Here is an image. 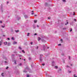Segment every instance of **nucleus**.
Listing matches in <instances>:
<instances>
[{
  "instance_id": "nucleus-1",
  "label": "nucleus",
  "mask_w": 77,
  "mask_h": 77,
  "mask_svg": "<svg viewBox=\"0 0 77 77\" xmlns=\"http://www.w3.org/2000/svg\"><path fill=\"white\" fill-rule=\"evenodd\" d=\"M4 45H7V44H8V42H5V43L4 42Z\"/></svg>"
},
{
  "instance_id": "nucleus-2",
  "label": "nucleus",
  "mask_w": 77,
  "mask_h": 77,
  "mask_svg": "<svg viewBox=\"0 0 77 77\" xmlns=\"http://www.w3.org/2000/svg\"><path fill=\"white\" fill-rule=\"evenodd\" d=\"M3 42V41L2 40H1V41H0V43L2 44V43Z\"/></svg>"
},
{
  "instance_id": "nucleus-3",
  "label": "nucleus",
  "mask_w": 77,
  "mask_h": 77,
  "mask_svg": "<svg viewBox=\"0 0 77 77\" xmlns=\"http://www.w3.org/2000/svg\"><path fill=\"white\" fill-rule=\"evenodd\" d=\"M34 21L35 23H36L37 22V20H34Z\"/></svg>"
},
{
  "instance_id": "nucleus-4",
  "label": "nucleus",
  "mask_w": 77,
  "mask_h": 77,
  "mask_svg": "<svg viewBox=\"0 0 77 77\" xmlns=\"http://www.w3.org/2000/svg\"><path fill=\"white\" fill-rule=\"evenodd\" d=\"M38 41H40V39H41V38H40V37L38 38Z\"/></svg>"
},
{
  "instance_id": "nucleus-5",
  "label": "nucleus",
  "mask_w": 77,
  "mask_h": 77,
  "mask_svg": "<svg viewBox=\"0 0 77 77\" xmlns=\"http://www.w3.org/2000/svg\"><path fill=\"white\" fill-rule=\"evenodd\" d=\"M17 42H14L13 43V44H17Z\"/></svg>"
},
{
  "instance_id": "nucleus-6",
  "label": "nucleus",
  "mask_w": 77,
  "mask_h": 77,
  "mask_svg": "<svg viewBox=\"0 0 77 77\" xmlns=\"http://www.w3.org/2000/svg\"><path fill=\"white\" fill-rule=\"evenodd\" d=\"M4 74V73H2L1 75H2L3 76V77H4V75H3Z\"/></svg>"
},
{
  "instance_id": "nucleus-7",
  "label": "nucleus",
  "mask_w": 77,
  "mask_h": 77,
  "mask_svg": "<svg viewBox=\"0 0 77 77\" xmlns=\"http://www.w3.org/2000/svg\"><path fill=\"white\" fill-rule=\"evenodd\" d=\"M29 35H30V33H28L27 34V36H29Z\"/></svg>"
},
{
  "instance_id": "nucleus-8",
  "label": "nucleus",
  "mask_w": 77,
  "mask_h": 77,
  "mask_svg": "<svg viewBox=\"0 0 77 77\" xmlns=\"http://www.w3.org/2000/svg\"><path fill=\"white\" fill-rule=\"evenodd\" d=\"M15 32L16 33H17V32H19V30H16Z\"/></svg>"
},
{
  "instance_id": "nucleus-9",
  "label": "nucleus",
  "mask_w": 77,
  "mask_h": 77,
  "mask_svg": "<svg viewBox=\"0 0 77 77\" xmlns=\"http://www.w3.org/2000/svg\"><path fill=\"white\" fill-rule=\"evenodd\" d=\"M22 52H23V53H25V52H24V50H22Z\"/></svg>"
},
{
  "instance_id": "nucleus-10",
  "label": "nucleus",
  "mask_w": 77,
  "mask_h": 77,
  "mask_svg": "<svg viewBox=\"0 0 77 77\" xmlns=\"http://www.w3.org/2000/svg\"><path fill=\"white\" fill-rule=\"evenodd\" d=\"M67 24H68V22H67V23L65 24V25H66Z\"/></svg>"
},
{
  "instance_id": "nucleus-11",
  "label": "nucleus",
  "mask_w": 77,
  "mask_h": 77,
  "mask_svg": "<svg viewBox=\"0 0 77 77\" xmlns=\"http://www.w3.org/2000/svg\"><path fill=\"white\" fill-rule=\"evenodd\" d=\"M40 60L41 62L42 60L41 58H40Z\"/></svg>"
},
{
  "instance_id": "nucleus-12",
  "label": "nucleus",
  "mask_w": 77,
  "mask_h": 77,
  "mask_svg": "<svg viewBox=\"0 0 77 77\" xmlns=\"http://www.w3.org/2000/svg\"><path fill=\"white\" fill-rule=\"evenodd\" d=\"M75 75H76L75 74H74V77H77V76H75Z\"/></svg>"
},
{
  "instance_id": "nucleus-13",
  "label": "nucleus",
  "mask_w": 77,
  "mask_h": 77,
  "mask_svg": "<svg viewBox=\"0 0 77 77\" xmlns=\"http://www.w3.org/2000/svg\"><path fill=\"white\" fill-rule=\"evenodd\" d=\"M55 68H56L57 69V68H58V67L57 66H55Z\"/></svg>"
},
{
  "instance_id": "nucleus-14",
  "label": "nucleus",
  "mask_w": 77,
  "mask_h": 77,
  "mask_svg": "<svg viewBox=\"0 0 77 77\" xmlns=\"http://www.w3.org/2000/svg\"><path fill=\"white\" fill-rule=\"evenodd\" d=\"M74 21H77V20H76L75 19H74Z\"/></svg>"
},
{
  "instance_id": "nucleus-15",
  "label": "nucleus",
  "mask_w": 77,
  "mask_h": 77,
  "mask_svg": "<svg viewBox=\"0 0 77 77\" xmlns=\"http://www.w3.org/2000/svg\"><path fill=\"white\" fill-rule=\"evenodd\" d=\"M11 39H12L13 40H14V37H12Z\"/></svg>"
},
{
  "instance_id": "nucleus-16",
  "label": "nucleus",
  "mask_w": 77,
  "mask_h": 77,
  "mask_svg": "<svg viewBox=\"0 0 77 77\" xmlns=\"http://www.w3.org/2000/svg\"><path fill=\"white\" fill-rule=\"evenodd\" d=\"M63 2H65L66 1L65 0H63Z\"/></svg>"
},
{
  "instance_id": "nucleus-17",
  "label": "nucleus",
  "mask_w": 77,
  "mask_h": 77,
  "mask_svg": "<svg viewBox=\"0 0 77 77\" xmlns=\"http://www.w3.org/2000/svg\"><path fill=\"white\" fill-rule=\"evenodd\" d=\"M19 49H20V50H21L22 48L21 47H19Z\"/></svg>"
},
{
  "instance_id": "nucleus-18",
  "label": "nucleus",
  "mask_w": 77,
  "mask_h": 77,
  "mask_svg": "<svg viewBox=\"0 0 77 77\" xmlns=\"http://www.w3.org/2000/svg\"><path fill=\"white\" fill-rule=\"evenodd\" d=\"M72 29H71L70 30V32H72Z\"/></svg>"
},
{
  "instance_id": "nucleus-19",
  "label": "nucleus",
  "mask_w": 77,
  "mask_h": 77,
  "mask_svg": "<svg viewBox=\"0 0 77 77\" xmlns=\"http://www.w3.org/2000/svg\"><path fill=\"white\" fill-rule=\"evenodd\" d=\"M9 67L8 66H7L6 68V69H8Z\"/></svg>"
},
{
  "instance_id": "nucleus-20",
  "label": "nucleus",
  "mask_w": 77,
  "mask_h": 77,
  "mask_svg": "<svg viewBox=\"0 0 77 77\" xmlns=\"http://www.w3.org/2000/svg\"><path fill=\"white\" fill-rule=\"evenodd\" d=\"M14 63L15 64H16V61L15 60L14 61Z\"/></svg>"
},
{
  "instance_id": "nucleus-21",
  "label": "nucleus",
  "mask_w": 77,
  "mask_h": 77,
  "mask_svg": "<svg viewBox=\"0 0 77 77\" xmlns=\"http://www.w3.org/2000/svg\"><path fill=\"white\" fill-rule=\"evenodd\" d=\"M2 27H3V28H4V27H5V26H2Z\"/></svg>"
},
{
  "instance_id": "nucleus-22",
  "label": "nucleus",
  "mask_w": 77,
  "mask_h": 77,
  "mask_svg": "<svg viewBox=\"0 0 77 77\" xmlns=\"http://www.w3.org/2000/svg\"><path fill=\"white\" fill-rule=\"evenodd\" d=\"M7 39H8V41H9V40H10V38H8Z\"/></svg>"
},
{
  "instance_id": "nucleus-23",
  "label": "nucleus",
  "mask_w": 77,
  "mask_h": 77,
  "mask_svg": "<svg viewBox=\"0 0 77 77\" xmlns=\"http://www.w3.org/2000/svg\"><path fill=\"white\" fill-rule=\"evenodd\" d=\"M29 60H31V58H30V57H29Z\"/></svg>"
},
{
  "instance_id": "nucleus-24",
  "label": "nucleus",
  "mask_w": 77,
  "mask_h": 77,
  "mask_svg": "<svg viewBox=\"0 0 77 77\" xmlns=\"http://www.w3.org/2000/svg\"><path fill=\"white\" fill-rule=\"evenodd\" d=\"M73 15H75V12H74V14H73Z\"/></svg>"
},
{
  "instance_id": "nucleus-25",
  "label": "nucleus",
  "mask_w": 77,
  "mask_h": 77,
  "mask_svg": "<svg viewBox=\"0 0 77 77\" xmlns=\"http://www.w3.org/2000/svg\"><path fill=\"white\" fill-rule=\"evenodd\" d=\"M60 41H61V42H62L63 41V40H62V39H61L60 40Z\"/></svg>"
},
{
  "instance_id": "nucleus-26",
  "label": "nucleus",
  "mask_w": 77,
  "mask_h": 77,
  "mask_svg": "<svg viewBox=\"0 0 77 77\" xmlns=\"http://www.w3.org/2000/svg\"><path fill=\"white\" fill-rule=\"evenodd\" d=\"M42 65H43V66H44L45 65V64H42Z\"/></svg>"
},
{
  "instance_id": "nucleus-27",
  "label": "nucleus",
  "mask_w": 77,
  "mask_h": 77,
  "mask_svg": "<svg viewBox=\"0 0 77 77\" xmlns=\"http://www.w3.org/2000/svg\"><path fill=\"white\" fill-rule=\"evenodd\" d=\"M67 68H69V66H67Z\"/></svg>"
},
{
  "instance_id": "nucleus-28",
  "label": "nucleus",
  "mask_w": 77,
  "mask_h": 77,
  "mask_svg": "<svg viewBox=\"0 0 77 77\" xmlns=\"http://www.w3.org/2000/svg\"><path fill=\"white\" fill-rule=\"evenodd\" d=\"M58 45L59 46V45H61V44H59Z\"/></svg>"
},
{
  "instance_id": "nucleus-29",
  "label": "nucleus",
  "mask_w": 77,
  "mask_h": 77,
  "mask_svg": "<svg viewBox=\"0 0 77 77\" xmlns=\"http://www.w3.org/2000/svg\"><path fill=\"white\" fill-rule=\"evenodd\" d=\"M33 14H34V13H32V15H33Z\"/></svg>"
},
{
  "instance_id": "nucleus-30",
  "label": "nucleus",
  "mask_w": 77,
  "mask_h": 77,
  "mask_svg": "<svg viewBox=\"0 0 77 77\" xmlns=\"http://www.w3.org/2000/svg\"><path fill=\"white\" fill-rule=\"evenodd\" d=\"M0 23H2V22L1 21H0Z\"/></svg>"
},
{
  "instance_id": "nucleus-31",
  "label": "nucleus",
  "mask_w": 77,
  "mask_h": 77,
  "mask_svg": "<svg viewBox=\"0 0 77 77\" xmlns=\"http://www.w3.org/2000/svg\"><path fill=\"white\" fill-rule=\"evenodd\" d=\"M69 73L71 72V71H69Z\"/></svg>"
},
{
  "instance_id": "nucleus-32",
  "label": "nucleus",
  "mask_w": 77,
  "mask_h": 77,
  "mask_svg": "<svg viewBox=\"0 0 77 77\" xmlns=\"http://www.w3.org/2000/svg\"><path fill=\"white\" fill-rule=\"evenodd\" d=\"M37 35V34H36V33H35L34 34V35Z\"/></svg>"
},
{
  "instance_id": "nucleus-33",
  "label": "nucleus",
  "mask_w": 77,
  "mask_h": 77,
  "mask_svg": "<svg viewBox=\"0 0 77 77\" xmlns=\"http://www.w3.org/2000/svg\"><path fill=\"white\" fill-rule=\"evenodd\" d=\"M69 59H70V57H70V56H69Z\"/></svg>"
},
{
  "instance_id": "nucleus-34",
  "label": "nucleus",
  "mask_w": 77,
  "mask_h": 77,
  "mask_svg": "<svg viewBox=\"0 0 77 77\" xmlns=\"http://www.w3.org/2000/svg\"><path fill=\"white\" fill-rule=\"evenodd\" d=\"M30 76H29V75H27V77H29Z\"/></svg>"
},
{
  "instance_id": "nucleus-35",
  "label": "nucleus",
  "mask_w": 77,
  "mask_h": 77,
  "mask_svg": "<svg viewBox=\"0 0 77 77\" xmlns=\"http://www.w3.org/2000/svg\"><path fill=\"white\" fill-rule=\"evenodd\" d=\"M37 49L38 50V46L37 47Z\"/></svg>"
},
{
  "instance_id": "nucleus-36",
  "label": "nucleus",
  "mask_w": 77,
  "mask_h": 77,
  "mask_svg": "<svg viewBox=\"0 0 77 77\" xmlns=\"http://www.w3.org/2000/svg\"><path fill=\"white\" fill-rule=\"evenodd\" d=\"M31 45H32V44H33V42H31Z\"/></svg>"
},
{
  "instance_id": "nucleus-37",
  "label": "nucleus",
  "mask_w": 77,
  "mask_h": 77,
  "mask_svg": "<svg viewBox=\"0 0 77 77\" xmlns=\"http://www.w3.org/2000/svg\"><path fill=\"white\" fill-rule=\"evenodd\" d=\"M23 72H26V71H23Z\"/></svg>"
},
{
  "instance_id": "nucleus-38",
  "label": "nucleus",
  "mask_w": 77,
  "mask_h": 77,
  "mask_svg": "<svg viewBox=\"0 0 77 77\" xmlns=\"http://www.w3.org/2000/svg\"><path fill=\"white\" fill-rule=\"evenodd\" d=\"M48 19H50V17H48Z\"/></svg>"
},
{
  "instance_id": "nucleus-39",
  "label": "nucleus",
  "mask_w": 77,
  "mask_h": 77,
  "mask_svg": "<svg viewBox=\"0 0 77 77\" xmlns=\"http://www.w3.org/2000/svg\"><path fill=\"white\" fill-rule=\"evenodd\" d=\"M2 43H0V45H2Z\"/></svg>"
},
{
  "instance_id": "nucleus-40",
  "label": "nucleus",
  "mask_w": 77,
  "mask_h": 77,
  "mask_svg": "<svg viewBox=\"0 0 77 77\" xmlns=\"http://www.w3.org/2000/svg\"><path fill=\"white\" fill-rule=\"evenodd\" d=\"M3 36H4V37L5 36V35H3Z\"/></svg>"
},
{
  "instance_id": "nucleus-41",
  "label": "nucleus",
  "mask_w": 77,
  "mask_h": 77,
  "mask_svg": "<svg viewBox=\"0 0 77 77\" xmlns=\"http://www.w3.org/2000/svg\"><path fill=\"white\" fill-rule=\"evenodd\" d=\"M70 65H71V66H72V64H71Z\"/></svg>"
},
{
  "instance_id": "nucleus-42",
  "label": "nucleus",
  "mask_w": 77,
  "mask_h": 77,
  "mask_svg": "<svg viewBox=\"0 0 77 77\" xmlns=\"http://www.w3.org/2000/svg\"><path fill=\"white\" fill-rule=\"evenodd\" d=\"M12 56H14V54H12Z\"/></svg>"
},
{
  "instance_id": "nucleus-43",
  "label": "nucleus",
  "mask_w": 77,
  "mask_h": 77,
  "mask_svg": "<svg viewBox=\"0 0 77 77\" xmlns=\"http://www.w3.org/2000/svg\"><path fill=\"white\" fill-rule=\"evenodd\" d=\"M37 27H39V26L38 25H37Z\"/></svg>"
},
{
  "instance_id": "nucleus-44",
  "label": "nucleus",
  "mask_w": 77,
  "mask_h": 77,
  "mask_svg": "<svg viewBox=\"0 0 77 77\" xmlns=\"http://www.w3.org/2000/svg\"><path fill=\"white\" fill-rule=\"evenodd\" d=\"M5 63H7V62H6V61H5Z\"/></svg>"
},
{
  "instance_id": "nucleus-45",
  "label": "nucleus",
  "mask_w": 77,
  "mask_h": 77,
  "mask_svg": "<svg viewBox=\"0 0 77 77\" xmlns=\"http://www.w3.org/2000/svg\"><path fill=\"white\" fill-rule=\"evenodd\" d=\"M35 16H37V15H35Z\"/></svg>"
},
{
  "instance_id": "nucleus-46",
  "label": "nucleus",
  "mask_w": 77,
  "mask_h": 77,
  "mask_svg": "<svg viewBox=\"0 0 77 77\" xmlns=\"http://www.w3.org/2000/svg\"><path fill=\"white\" fill-rule=\"evenodd\" d=\"M7 3H9V2H7Z\"/></svg>"
},
{
  "instance_id": "nucleus-47",
  "label": "nucleus",
  "mask_w": 77,
  "mask_h": 77,
  "mask_svg": "<svg viewBox=\"0 0 77 77\" xmlns=\"http://www.w3.org/2000/svg\"><path fill=\"white\" fill-rule=\"evenodd\" d=\"M24 60H26V59H24Z\"/></svg>"
},
{
  "instance_id": "nucleus-48",
  "label": "nucleus",
  "mask_w": 77,
  "mask_h": 77,
  "mask_svg": "<svg viewBox=\"0 0 77 77\" xmlns=\"http://www.w3.org/2000/svg\"><path fill=\"white\" fill-rule=\"evenodd\" d=\"M9 45V43H8V46Z\"/></svg>"
},
{
  "instance_id": "nucleus-49",
  "label": "nucleus",
  "mask_w": 77,
  "mask_h": 77,
  "mask_svg": "<svg viewBox=\"0 0 77 77\" xmlns=\"http://www.w3.org/2000/svg\"><path fill=\"white\" fill-rule=\"evenodd\" d=\"M33 12V11H32V12Z\"/></svg>"
},
{
  "instance_id": "nucleus-50",
  "label": "nucleus",
  "mask_w": 77,
  "mask_h": 77,
  "mask_svg": "<svg viewBox=\"0 0 77 77\" xmlns=\"http://www.w3.org/2000/svg\"><path fill=\"white\" fill-rule=\"evenodd\" d=\"M48 49L49 48V47H48Z\"/></svg>"
},
{
  "instance_id": "nucleus-51",
  "label": "nucleus",
  "mask_w": 77,
  "mask_h": 77,
  "mask_svg": "<svg viewBox=\"0 0 77 77\" xmlns=\"http://www.w3.org/2000/svg\"><path fill=\"white\" fill-rule=\"evenodd\" d=\"M21 65V64H20V65Z\"/></svg>"
},
{
  "instance_id": "nucleus-52",
  "label": "nucleus",
  "mask_w": 77,
  "mask_h": 77,
  "mask_svg": "<svg viewBox=\"0 0 77 77\" xmlns=\"http://www.w3.org/2000/svg\"><path fill=\"white\" fill-rule=\"evenodd\" d=\"M20 59H21V58H20Z\"/></svg>"
},
{
  "instance_id": "nucleus-53",
  "label": "nucleus",
  "mask_w": 77,
  "mask_h": 77,
  "mask_svg": "<svg viewBox=\"0 0 77 77\" xmlns=\"http://www.w3.org/2000/svg\"><path fill=\"white\" fill-rule=\"evenodd\" d=\"M60 70H61V69H60Z\"/></svg>"
}]
</instances>
